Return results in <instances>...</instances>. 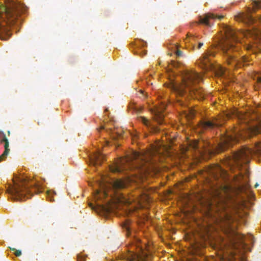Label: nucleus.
<instances>
[{
  "label": "nucleus",
  "instance_id": "obj_6",
  "mask_svg": "<svg viewBox=\"0 0 261 261\" xmlns=\"http://www.w3.org/2000/svg\"><path fill=\"white\" fill-rule=\"evenodd\" d=\"M165 108V105H162L161 107H156L153 110L155 120L159 123H161L164 119L163 111Z\"/></svg>",
  "mask_w": 261,
  "mask_h": 261
},
{
  "label": "nucleus",
  "instance_id": "obj_22",
  "mask_svg": "<svg viewBox=\"0 0 261 261\" xmlns=\"http://www.w3.org/2000/svg\"><path fill=\"white\" fill-rule=\"evenodd\" d=\"M213 125L214 124L210 121L201 122L200 124V126L204 128L212 127Z\"/></svg>",
  "mask_w": 261,
  "mask_h": 261
},
{
  "label": "nucleus",
  "instance_id": "obj_31",
  "mask_svg": "<svg viewBox=\"0 0 261 261\" xmlns=\"http://www.w3.org/2000/svg\"><path fill=\"white\" fill-rule=\"evenodd\" d=\"M182 55V53L181 51L179 50H177L176 51V55L178 57H179V56H181Z\"/></svg>",
  "mask_w": 261,
  "mask_h": 261
},
{
  "label": "nucleus",
  "instance_id": "obj_23",
  "mask_svg": "<svg viewBox=\"0 0 261 261\" xmlns=\"http://www.w3.org/2000/svg\"><path fill=\"white\" fill-rule=\"evenodd\" d=\"M259 8H261L260 3L257 1H254L253 2V11H255Z\"/></svg>",
  "mask_w": 261,
  "mask_h": 261
},
{
  "label": "nucleus",
  "instance_id": "obj_27",
  "mask_svg": "<svg viewBox=\"0 0 261 261\" xmlns=\"http://www.w3.org/2000/svg\"><path fill=\"white\" fill-rule=\"evenodd\" d=\"M14 253L16 256H19L21 254V252L20 250H15Z\"/></svg>",
  "mask_w": 261,
  "mask_h": 261
},
{
  "label": "nucleus",
  "instance_id": "obj_20",
  "mask_svg": "<svg viewBox=\"0 0 261 261\" xmlns=\"http://www.w3.org/2000/svg\"><path fill=\"white\" fill-rule=\"evenodd\" d=\"M225 70L221 66L218 65L216 68V74L218 76H221L224 74Z\"/></svg>",
  "mask_w": 261,
  "mask_h": 261
},
{
  "label": "nucleus",
  "instance_id": "obj_44",
  "mask_svg": "<svg viewBox=\"0 0 261 261\" xmlns=\"http://www.w3.org/2000/svg\"><path fill=\"white\" fill-rule=\"evenodd\" d=\"M258 186V185L257 184H256L255 185V187L257 188Z\"/></svg>",
  "mask_w": 261,
  "mask_h": 261
},
{
  "label": "nucleus",
  "instance_id": "obj_48",
  "mask_svg": "<svg viewBox=\"0 0 261 261\" xmlns=\"http://www.w3.org/2000/svg\"><path fill=\"white\" fill-rule=\"evenodd\" d=\"M12 5H13V4H14V2H12Z\"/></svg>",
  "mask_w": 261,
  "mask_h": 261
},
{
  "label": "nucleus",
  "instance_id": "obj_25",
  "mask_svg": "<svg viewBox=\"0 0 261 261\" xmlns=\"http://www.w3.org/2000/svg\"><path fill=\"white\" fill-rule=\"evenodd\" d=\"M233 62H235L236 63H237V64H240L239 62L238 61V60H237L236 59H234L233 57H230L229 58V59L228 60V63L229 64H230Z\"/></svg>",
  "mask_w": 261,
  "mask_h": 261
},
{
  "label": "nucleus",
  "instance_id": "obj_2",
  "mask_svg": "<svg viewBox=\"0 0 261 261\" xmlns=\"http://www.w3.org/2000/svg\"><path fill=\"white\" fill-rule=\"evenodd\" d=\"M17 11L13 8H6L3 4L0 5V39L2 40H7L11 36L6 25L14 22L18 15Z\"/></svg>",
  "mask_w": 261,
  "mask_h": 261
},
{
  "label": "nucleus",
  "instance_id": "obj_13",
  "mask_svg": "<svg viewBox=\"0 0 261 261\" xmlns=\"http://www.w3.org/2000/svg\"><path fill=\"white\" fill-rule=\"evenodd\" d=\"M3 141L5 142V151L3 153L0 155V162L4 160L7 158L10 150L9 148V142L8 139L5 138Z\"/></svg>",
  "mask_w": 261,
  "mask_h": 261
},
{
  "label": "nucleus",
  "instance_id": "obj_24",
  "mask_svg": "<svg viewBox=\"0 0 261 261\" xmlns=\"http://www.w3.org/2000/svg\"><path fill=\"white\" fill-rule=\"evenodd\" d=\"M198 144V141L197 140H194L189 143V146L195 149L197 148Z\"/></svg>",
  "mask_w": 261,
  "mask_h": 261
},
{
  "label": "nucleus",
  "instance_id": "obj_45",
  "mask_svg": "<svg viewBox=\"0 0 261 261\" xmlns=\"http://www.w3.org/2000/svg\"><path fill=\"white\" fill-rule=\"evenodd\" d=\"M222 17H223V16H219V17H218V18L220 19H221Z\"/></svg>",
  "mask_w": 261,
  "mask_h": 261
},
{
  "label": "nucleus",
  "instance_id": "obj_26",
  "mask_svg": "<svg viewBox=\"0 0 261 261\" xmlns=\"http://www.w3.org/2000/svg\"><path fill=\"white\" fill-rule=\"evenodd\" d=\"M140 120L146 125L148 126L149 124V121L144 117H141Z\"/></svg>",
  "mask_w": 261,
  "mask_h": 261
},
{
  "label": "nucleus",
  "instance_id": "obj_5",
  "mask_svg": "<svg viewBox=\"0 0 261 261\" xmlns=\"http://www.w3.org/2000/svg\"><path fill=\"white\" fill-rule=\"evenodd\" d=\"M101 189L96 190L94 194V198L96 201L102 200L107 196V189L106 186L100 184Z\"/></svg>",
  "mask_w": 261,
  "mask_h": 261
},
{
  "label": "nucleus",
  "instance_id": "obj_32",
  "mask_svg": "<svg viewBox=\"0 0 261 261\" xmlns=\"http://www.w3.org/2000/svg\"><path fill=\"white\" fill-rule=\"evenodd\" d=\"M50 193H51V191H47L46 192V194H47V195L48 196V198L50 199V200H53V199H52L51 198L49 197V195L50 194Z\"/></svg>",
  "mask_w": 261,
  "mask_h": 261
},
{
  "label": "nucleus",
  "instance_id": "obj_28",
  "mask_svg": "<svg viewBox=\"0 0 261 261\" xmlns=\"http://www.w3.org/2000/svg\"><path fill=\"white\" fill-rule=\"evenodd\" d=\"M140 156V154L137 152H134L133 153V158L134 159H137Z\"/></svg>",
  "mask_w": 261,
  "mask_h": 261
},
{
  "label": "nucleus",
  "instance_id": "obj_16",
  "mask_svg": "<svg viewBox=\"0 0 261 261\" xmlns=\"http://www.w3.org/2000/svg\"><path fill=\"white\" fill-rule=\"evenodd\" d=\"M240 20L246 23H252L253 19L249 14H242L240 15Z\"/></svg>",
  "mask_w": 261,
  "mask_h": 261
},
{
  "label": "nucleus",
  "instance_id": "obj_14",
  "mask_svg": "<svg viewBox=\"0 0 261 261\" xmlns=\"http://www.w3.org/2000/svg\"><path fill=\"white\" fill-rule=\"evenodd\" d=\"M237 142V141L236 139V138L233 136L226 135L225 137H224L222 142L225 145L229 146L231 145V143L232 142Z\"/></svg>",
  "mask_w": 261,
  "mask_h": 261
},
{
  "label": "nucleus",
  "instance_id": "obj_37",
  "mask_svg": "<svg viewBox=\"0 0 261 261\" xmlns=\"http://www.w3.org/2000/svg\"><path fill=\"white\" fill-rule=\"evenodd\" d=\"M228 187H223V191L224 192H226L228 190Z\"/></svg>",
  "mask_w": 261,
  "mask_h": 261
},
{
  "label": "nucleus",
  "instance_id": "obj_43",
  "mask_svg": "<svg viewBox=\"0 0 261 261\" xmlns=\"http://www.w3.org/2000/svg\"><path fill=\"white\" fill-rule=\"evenodd\" d=\"M89 205H90V206L92 208H94V207H93V206H92V204H91V203H90V204H89Z\"/></svg>",
  "mask_w": 261,
  "mask_h": 261
},
{
  "label": "nucleus",
  "instance_id": "obj_4",
  "mask_svg": "<svg viewBox=\"0 0 261 261\" xmlns=\"http://www.w3.org/2000/svg\"><path fill=\"white\" fill-rule=\"evenodd\" d=\"M127 162V159L125 158H122L118 160L116 163L110 167V170L113 172H119L123 170V164Z\"/></svg>",
  "mask_w": 261,
  "mask_h": 261
},
{
  "label": "nucleus",
  "instance_id": "obj_11",
  "mask_svg": "<svg viewBox=\"0 0 261 261\" xmlns=\"http://www.w3.org/2000/svg\"><path fill=\"white\" fill-rule=\"evenodd\" d=\"M103 158V155L100 152L94 153L92 156L91 157L90 162L91 164L94 166L100 165L101 161Z\"/></svg>",
  "mask_w": 261,
  "mask_h": 261
},
{
  "label": "nucleus",
  "instance_id": "obj_18",
  "mask_svg": "<svg viewBox=\"0 0 261 261\" xmlns=\"http://www.w3.org/2000/svg\"><path fill=\"white\" fill-rule=\"evenodd\" d=\"M116 201H108L105 205H102V209L106 212H110L114 209V205L113 202H116Z\"/></svg>",
  "mask_w": 261,
  "mask_h": 261
},
{
  "label": "nucleus",
  "instance_id": "obj_17",
  "mask_svg": "<svg viewBox=\"0 0 261 261\" xmlns=\"http://www.w3.org/2000/svg\"><path fill=\"white\" fill-rule=\"evenodd\" d=\"M126 185V181L122 179H117L113 183L114 188L116 189L124 188Z\"/></svg>",
  "mask_w": 261,
  "mask_h": 261
},
{
  "label": "nucleus",
  "instance_id": "obj_3",
  "mask_svg": "<svg viewBox=\"0 0 261 261\" xmlns=\"http://www.w3.org/2000/svg\"><path fill=\"white\" fill-rule=\"evenodd\" d=\"M253 153L261 154V142L256 143L253 150L248 147H244L234 154L233 158L236 161H241L246 163Z\"/></svg>",
  "mask_w": 261,
  "mask_h": 261
},
{
  "label": "nucleus",
  "instance_id": "obj_10",
  "mask_svg": "<svg viewBox=\"0 0 261 261\" xmlns=\"http://www.w3.org/2000/svg\"><path fill=\"white\" fill-rule=\"evenodd\" d=\"M169 146L159 142L153 148V153H165L169 149Z\"/></svg>",
  "mask_w": 261,
  "mask_h": 261
},
{
  "label": "nucleus",
  "instance_id": "obj_21",
  "mask_svg": "<svg viewBox=\"0 0 261 261\" xmlns=\"http://www.w3.org/2000/svg\"><path fill=\"white\" fill-rule=\"evenodd\" d=\"M248 175L247 173L245 175H243L242 174L236 177V180L239 182H245L247 180Z\"/></svg>",
  "mask_w": 261,
  "mask_h": 261
},
{
  "label": "nucleus",
  "instance_id": "obj_42",
  "mask_svg": "<svg viewBox=\"0 0 261 261\" xmlns=\"http://www.w3.org/2000/svg\"><path fill=\"white\" fill-rule=\"evenodd\" d=\"M257 81H258V82H261V78L260 77L258 78L257 80Z\"/></svg>",
  "mask_w": 261,
  "mask_h": 261
},
{
  "label": "nucleus",
  "instance_id": "obj_19",
  "mask_svg": "<svg viewBox=\"0 0 261 261\" xmlns=\"http://www.w3.org/2000/svg\"><path fill=\"white\" fill-rule=\"evenodd\" d=\"M261 129V124L259 126H254L252 127L249 128V133L250 134V135H254L260 132V130Z\"/></svg>",
  "mask_w": 261,
  "mask_h": 261
},
{
  "label": "nucleus",
  "instance_id": "obj_8",
  "mask_svg": "<svg viewBox=\"0 0 261 261\" xmlns=\"http://www.w3.org/2000/svg\"><path fill=\"white\" fill-rule=\"evenodd\" d=\"M226 38L228 40L238 41V34L230 27H226L225 29Z\"/></svg>",
  "mask_w": 261,
  "mask_h": 261
},
{
  "label": "nucleus",
  "instance_id": "obj_30",
  "mask_svg": "<svg viewBox=\"0 0 261 261\" xmlns=\"http://www.w3.org/2000/svg\"><path fill=\"white\" fill-rule=\"evenodd\" d=\"M136 257L137 258V259H138V261H145L144 260H142V259L140 258V257H139L138 255H136V254H134V256L133 257V259H135Z\"/></svg>",
  "mask_w": 261,
  "mask_h": 261
},
{
  "label": "nucleus",
  "instance_id": "obj_1",
  "mask_svg": "<svg viewBox=\"0 0 261 261\" xmlns=\"http://www.w3.org/2000/svg\"><path fill=\"white\" fill-rule=\"evenodd\" d=\"M201 78V74H198L194 71H190L185 74L181 85L177 86L172 83L171 87L180 95H182L185 92H189L191 96L193 98H203L202 91L192 88Z\"/></svg>",
  "mask_w": 261,
  "mask_h": 261
},
{
  "label": "nucleus",
  "instance_id": "obj_46",
  "mask_svg": "<svg viewBox=\"0 0 261 261\" xmlns=\"http://www.w3.org/2000/svg\"><path fill=\"white\" fill-rule=\"evenodd\" d=\"M127 202V203H130V201H127V202Z\"/></svg>",
  "mask_w": 261,
  "mask_h": 261
},
{
  "label": "nucleus",
  "instance_id": "obj_12",
  "mask_svg": "<svg viewBox=\"0 0 261 261\" xmlns=\"http://www.w3.org/2000/svg\"><path fill=\"white\" fill-rule=\"evenodd\" d=\"M14 186L8 190V191L9 193L16 196V198H18L21 195V190L17 186L15 181H14Z\"/></svg>",
  "mask_w": 261,
  "mask_h": 261
},
{
  "label": "nucleus",
  "instance_id": "obj_7",
  "mask_svg": "<svg viewBox=\"0 0 261 261\" xmlns=\"http://www.w3.org/2000/svg\"><path fill=\"white\" fill-rule=\"evenodd\" d=\"M261 21V18H260ZM239 35L244 36L246 38L252 37L254 39H261V31L254 30L253 31H247L246 32H241L239 33Z\"/></svg>",
  "mask_w": 261,
  "mask_h": 261
},
{
  "label": "nucleus",
  "instance_id": "obj_9",
  "mask_svg": "<svg viewBox=\"0 0 261 261\" xmlns=\"http://www.w3.org/2000/svg\"><path fill=\"white\" fill-rule=\"evenodd\" d=\"M213 55L212 53L207 51L205 53L198 61V64L201 68H206L210 65L208 56Z\"/></svg>",
  "mask_w": 261,
  "mask_h": 261
},
{
  "label": "nucleus",
  "instance_id": "obj_33",
  "mask_svg": "<svg viewBox=\"0 0 261 261\" xmlns=\"http://www.w3.org/2000/svg\"><path fill=\"white\" fill-rule=\"evenodd\" d=\"M10 0H4L5 3L7 4V7L11 6V5L9 4V3H10Z\"/></svg>",
  "mask_w": 261,
  "mask_h": 261
},
{
  "label": "nucleus",
  "instance_id": "obj_38",
  "mask_svg": "<svg viewBox=\"0 0 261 261\" xmlns=\"http://www.w3.org/2000/svg\"><path fill=\"white\" fill-rule=\"evenodd\" d=\"M252 46L250 45H248L247 46H246V49L249 50V49H250L251 48H252Z\"/></svg>",
  "mask_w": 261,
  "mask_h": 261
},
{
  "label": "nucleus",
  "instance_id": "obj_40",
  "mask_svg": "<svg viewBox=\"0 0 261 261\" xmlns=\"http://www.w3.org/2000/svg\"><path fill=\"white\" fill-rule=\"evenodd\" d=\"M117 202H123V201L122 200H121V199H118L117 200Z\"/></svg>",
  "mask_w": 261,
  "mask_h": 261
},
{
  "label": "nucleus",
  "instance_id": "obj_15",
  "mask_svg": "<svg viewBox=\"0 0 261 261\" xmlns=\"http://www.w3.org/2000/svg\"><path fill=\"white\" fill-rule=\"evenodd\" d=\"M216 17L213 14H206L204 17H200L199 19V23L205 24L206 25H209L208 20L210 18H215Z\"/></svg>",
  "mask_w": 261,
  "mask_h": 261
},
{
  "label": "nucleus",
  "instance_id": "obj_35",
  "mask_svg": "<svg viewBox=\"0 0 261 261\" xmlns=\"http://www.w3.org/2000/svg\"><path fill=\"white\" fill-rule=\"evenodd\" d=\"M190 115L191 116H190L189 117H192L194 115V110H190Z\"/></svg>",
  "mask_w": 261,
  "mask_h": 261
},
{
  "label": "nucleus",
  "instance_id": "obj_36",
  "mask_svg": "<svg viewBox=\"0 0 261 261\" xmlns=\"http://www.w3.org/2000/svg\"><path fill=\"white\" fill-rule=\"evenodd\" d=\"M236 115L238 116V117L240 118V119H242L243 118V117H242V116H241L239 114V112L237 111L236 112Z\"/></svg>",
  "mask_w": 261,
  "mask_h": 261
},
{
  "label": "nucleus",
  "instance_id": "obj_29",
  "mask_svg": "<svg viewBox=\"0 0 261 261\" xmlns=\"http://www.w3.org/2000/svg\"><path fill=\"white\" fill-rule=\"evenodd\" d=\"M188 37L189 39L190 42H192L193 41V40H194L195 39V36H192V35H190V36L188 35Z\"/></svg>",
  "mask_w": 261,
  "mask_h": 261
},
{
  "label": "nucleus",
  "instance_id": "obj_39",
  "mask_svg": "<svg viewBox=\"0 0 261 261\" xmlns=\"http://www.w3.org/2000/svg\"><path fill=\"white\" fill-rule=\"evenodd\" d=\"M144 200L142 198H141L139 200V202H140V203H143V202H144Z\"/></svg>",
  "mask_w": 261,
  "mask_h": 261
},
{
  "label": "nucleus",
  "instance_id": "obj_34",
  "mask_svg": "<svg viewBox=\"0 0 261 261\" xmlns=\"http://www.w3.org/2000/svg\"><path fill=\"white\" fill-rule=\"evenodd\" d=\"M203 45V43L202 42H199L197 48L198 49L200 48Z\"/></svg>",
  "mask_w": 261,
  "mask_h": 261
},
{
  "label": "nucleus",
  "instance_id": "obj_41",
  "mask_svg": "<svg viewBox=\"0 0 261 261\" xmlns=\"http://www.w3.org/2000/svg\"><path fill=\"white\" fill-rule=\"evenodd\" d=\"M242 60H243V62H245L246 61V57H243L242 58Z\"/></svg>",
  "mask_w": 261,
  "mask_h": 261
},
{
  "label": "nucleus",
  "instance_id": "obj_47",
  "mask_svg": "<svg viewBox=\"0 0 261 261\" xmlns=\"http://www.w3.org/2000/svg\"><path fill=\"white\" fill-rule=\"evenodd\" d=\"M245 258L242 259V261H245Z\"/></svg>",
  "mask_w": 261,
  "mask_h": 261
}]
</instances>
